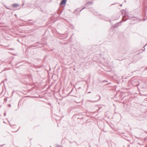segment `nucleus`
Here are the masks:
<instances>
[{"label": "nucleus", "mask_w": 147, "mask_h": 147, "mask_svg": "<svg viewBox=\"0 0 147 147\" xmlns=\"http://www.w3.org/2000/svg\"><path fill=\"white\" fill-rule=\"evenodd\" d=\"M89 3H88L87 4H89Z\"/></svg>", "instance_id": "obj_4"}, {"label": "nucleus", "mask_w": 147, "mask_h": 147, "mask_svg": "<svg viewBox=\"0 0 147 147\" xmlns=\"http://www.w3.org/2000/svg\"><path fill=\"white\" fill-rule=\"evenodd\" d=\"M13 6L14 7H17L18 5L17 4H14L13 5Z\"/></svg>", "instance_id": "obj_2"}, {"label": "nucleus", "mask_w": 147, "mask_h": 147, "mask_svg": "<svg viewBox=\"0 0 147 147\" xmlns=\"http://www.w3.org/2000/svg\"><path fill=\"white\" fill-rule=\"evenodd\" d=\"M4 115L5 116V113H4Z\"/></svg>", "instance_id": "obj_3"}, {"label": "nucleus", "mask_w": 147, "mask_h": 147, "mask_svg": "<svg viewBox=\"0 0 147 147\" xmlns=\"http://www.w3.org/2000/svg\"><path fill=\"white\" fill-rule=\"evenodd\" d=\"M67 0H62L60 3V5H65L66 3Z\"/></svg>", "instance_id": "obj_1"}]
</instances>
